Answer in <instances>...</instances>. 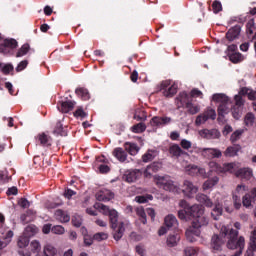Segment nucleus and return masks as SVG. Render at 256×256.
Listing matches in <instances>:
<instances>
[{
  "label": "nucleus",
  "mask_w": 256,
  "mask_h": 256,
  "mask_svg": "<svg viewBox=\"0 0 256 256\" xmlns=\"http://www.w3.org/2000/svg\"><path fill=\"white\" fill-rule=\"evenodd\" d=\"M227 237V247L228 249H237L234 256H241L243 249H245V237L239 236V231L231 228L230 230L227 227L222 228L221 236L214 234L211 238V249L213 251H221L223 245H225V238Z\"/></svg>",
  "instance_id": "1"
},
{
  "label": "nucleus",
  "mask_w": 256,
  "mask_h": 256,
  "mask_svg": "<svg viewBox=\"0 0 256 256\" xmlns=\"http://www.w3.org/2000/svg\"><path fill=\"white\" fill-rule=\"evenodd\" d=\"M98 209H101L104 215L109 216L110 227L115 241H120L125 233V223L119 222V213L115 209H110L105 204H98Z\"/></svg>",
  "instance_id": "2"
},
{
  "label": "nucleus",
  "mask_w": 256,
  "mask_h": 256,
  "mask_svg": "<svg viewBox=\"0 0 256 256\" xmlns=\"http://www.w3.org/2000/svg\"><path fill=\"white\" fill-rule=\"evenodd\" d=\"M188 219H194L192 226L194 229H201L209 224V219L205 217V208L201 205H192L187 209Z\"/></svg>",
  "instance_id": "3"
},
{
  "label": "nucleus",
  "mask_w": 256,
  "mask_h": 256,
  "mask_svg": "<svg viewBox=\"0 0 256 256\" xmlns=\"http://www.w3.org/2000/svg\"><path fill=\"white\" fill-rule=\"evenodd\" d=\"M212 101L219 103L218 106V121H221L230 111L231 99L225 94H214Z\"/></svg>",
  "instance_id": "4"
},
{
  "label": "nucleus",
  "mask_w": 256,
  "mask_h": 256,
  "mask_svg": "<svg viewBox=\"0 0 256 256\" xmlns=\"http://www.w3.org/2000/svg\"><path fill=\"white\" fill-rule=\"evenodd\" d=\"M154 183H156L159 189H164V191H169L170 193H177V191H179V189L177 188V186L169 176L155 175Z\"/></svg>",
  "instance_id": "5"
},
{
  "label": "nucleus",
  "mask_w": 256,
  "mask_h": 256,
  "mask_svg": "<svg viewBox=\"0 0 256 256\" xmlns=\"http://www.w3.org/2000/svg\"><path fill=\"white\" fill-rule=\"evenodd\" d=\"M177 84H171V80H164L160 83L159 91L162 92V95L164 97H173L174 95H177Z\"/></svg>",
  "instance_id": "6"
},
{
  "label": "nucleus",
  "mask_w": 256,
  "mask_h": 256,
  "mask_svg": "<svg viewBox=\"0 0 256 256\" xmlns=\"http://www.w3.org/2000/svg\"><path fill=\"white\" fill-rule=\"evenodd\" d=\"M234 101L235 104L231 108L232 117H234V119H240L243 113V106L245 105V100L243 99V97L235 95Z\"/></svg>",
  "instance_id": "7"
},
{
  "label": "nucleus",
  "mask_w": 256,
  "mask_h": 256,
  "mask_svg": "<svg viewBox=\"0 0 256 256\" xmlns=\"http://www.w3.org/2000/svg\"><path fill=\"white\" fill-rule=\"evenodd\" d=\"M211 119L212 121H215L217 119V112H215V109L208 108L203 114H200L196 117L195 124L197 126L203 125V123H207Z\"/></svg>",
  "instance_id": "8"
},
{
  "label": "nucleus",
  "mask_w": 256,
  "mask_h": 256,
  "mask_svg": "<svg viewBox=\"0 0 256 256\" xmlns=\"http://www.w3.org/2000/svg\"><path fill=\"white\" fill-rule=\"evenodd\" d=\"M185 171L187 175H190L191 177H202V179H207V177H209V174L204 168H199V166L196 165L186 166Z\"/></svg>",
  "instance_id": "9"
},
{
  "label": "nucleus",
  "mask_w": 256,
  "mask_h": 256,
  "mask_svg": "<svg viewBox=\"0 0 256 256\" xmlns=\"http://www.w3.org/2000/svg\"><path fill=\"white\" fill-rule=\"evenodd\" d=\"M193 102L191 95L187 92H181L178 97L175 99V104L177 109H181L183 107L187 108Z\"/></svg>",
  "instance_id": "10"
},
{
  "label": "nucleus",
  "mask_w": 256,
  "mask_h": 256,
  "mask_svg": "<svg viewBox=\"0 0 256 256\" xmlns=\"http://www.w3.org/2000/svg\"><path fill=\"white\" fill-rule=\"evenodd\" d=\"M141 175H143V172L140 169L127 170L123 175V179L126 183H135V181L141 179Z\"/></svg>",
  "instance_id": "11"
},
{
  "label": "nucleus",
  "mask_w": 256,
  "mask_h": 256,
  "mask_svg": "<svg viewBox=\"0 0 256 256\" xmlns=\"http://www.w3.org/2000/svg\"><path fill=\"white\" fill-rule=\"evenodd\" d=\"M202 155L205 159H221L223 152L217 148H203Z\"/></svg>",
  "instance_id": "12"
},
{
  "label": "nucleus",
  "mask_w": 256,
  "mask_h": 256,
  "mask_svg": "<svg viewBox=\"0 0 256 256\" xmlns=\"http://www.w3.org/2000/svg\"><path fill=\"white\" fill-rule=\"evenodd\" d=\"M171 121H173V119H171V117H160V116H154L151 120H150V125L151 127H165V125H169V123H171Z\"/></svg>",
  "instance_id": "13"
},
{
  "label": "nucleus",
  "mask_w": 256,
  "mask_h": 256,
  "mask_svg": "<svg viewBox=\"0 0 256 256\" xmlns=\"http://www.w3.org/2000/svg\"><path fill=\"white\" fill-rule=\"evenodd\" d=\"M198 189L195 185H193V182L189 180H185L182 185V192L186 197H193L195 193H197Z\"/></svg>",
  "instance_id": "14"
},
{
  "label": "nucleus",
  "mask_w": 256,
  "mask_h": 256,
  "mask_svg": "<svg viewBox=\"0 0 256 256\" xmlns=\"http://www.w3.org/2000/svg\"><path fill=\"white\" fill-rule=\"evenodd\" d=\"M199 135L203 139H219L221 132L217 129H202L199 131Z\"/></svg>",
  "instance_id": "15"
},
{
  "label": "nucleus",
  "mask_w": 256,
  "mask_h": 256,
  "mask_svg": "<svg viewBox=\"0 0 256 256\" xmlns=\"http://www.w3.org/2000/svg\"><path fill=\"white\" fill-rule=\"evenodd\" d=\"M97 201H111V199H115V193L113 191L103 188L96 194Z\"/></svg>",
  "instance_id": "16"
},
{
  "label": "nucleus",
  "mask_w": 256,
  "mask_h": 256,
  "mask_svg": "<svg viewBox=\"0 0 256 256\" xmlns=\"http://www.w3.org/2000/svg\"><path fill=\"white\" fill-rule=\"evenodd\" d=\"M256 252V227L254 228V231L251 232L250 240L248 243V249L246 251L245 256H255Z\"/></svg>",
  "instance_id": "17"
},
{
  "label": "nucleus",
  "mask_w": 256,
  "mask_h": 256,
  "mask_svg": "<svg viewBox=\"0 0 256 256\" xmlns=\"http://www.w3.org/2000/svg\"><path fill=\"white\" fill-rule=\"evenodd\" d=\"M185 235L189 243H195V241H197V237L201 235V230H199V228H195L192 226L186 230Z\"/></svg>",
  "instance_id": "18"
},
{
  "label": "nucleus",
  "mask_w": 256,
  "mask_h": 256,
  "mask_svg": "<svg viewBox=\"0 0 256 256\" xmlns=\"http://www.w3.org/2000/svg\"><path fill=\"white\" fill-rule=\"evenodd\" d=\"M235 176L244 181H249L253 177V170L250 168H240L235 172Z\"/></svg>",
  "instance_id": "19"
},
{
  "label": "nucleus",
  "mask_w": 256,
  "mask_h": 256,
  "mask_svg": "<svg viewBox=\"0 0 256 256\" xmlns=\"http://www.w3.org/2000/svg\"><path fill=\"white\" fill-rule=\"evenodd\" d=\"M168 151L171 157H175L176 159H179V157H183V155H187V152L181 149V146H179V144L171 145Z\"/></svg>",
  "instance_id": "20"
},
{
  "label": "nucleus",
  "mask_w": 256,
  "mask_h": 256,
  "mask_svg": "<svg viewBox=\"0 0 256 256\" xmlns=\"http://www.w3.org/2000/svg\"><path fill=\"white\" fill-rule=\"evenodd\" d=\"M239 35H241V26L235 25L226 33V39H228V41H235Z\"/></svg>",
  "instance_id": "21"
},
{
  "label": "nucleus",
  "mask_w": 256,
  "mask_h": 256,
  "mask_svg": "<svg viewBox=\"0 0 256 256\" xmlns=\"http://www.w3.org/2000/svg\"><path fill=\"white\" fill-rule=\"evenodd\" d=\"M159 169H161V163H159V162L151 163L144 170V177L151 178V175H153V173H157V171H159Z\"/></svg>",
  "instance_id": "22"
},
{
  "label": "nucleus",
  "mask_w": 256,
  "mask_h": 256,
  "mask_svg": "<svg viewBox=\"0 0 256 256\" xmlns=\"http://www.w3.org/2000/svg\"><path fill=\"white\" fill-rule=\"evenodd\" d=\"M51 136L42 132L36 136V142H38L42 147H51Z\"/></svg>",
  "instance_id": "23"
},
{
  "label": "nucleus",
  "mask_w": 256,
  "mask_h": 256,
  "mask_svg": "<svg viewBox=\"0 0 256 256\" xmlns=\"http://www.w3.org/2000/svg\"><path fill=\"white\" fill-rule=\"evenodd\" d=\"M112 155L120 161V163H125L127 161V151L121 147H117L113 150Z\"/></svg>",
  "instance_id": "24"
},
{
  "label": "nucleus",
  "mask_w": 256,
  "mask_h": 256,
  "mask_svg": "<svg viewBox=\"0 0 256 256\" xmlns=\"http://www.w3.org/2000/svg\"><path fill=\"white\" fill-rule=\"evenodd\" d=\"M74 107L75 102L73 101H61L60 106H58V109L62 113H69V111H73Z\"/></svg>",
  "instance_id": "25"
},
{
  "label": "nucleus",
  "mask_w": 256,
  "mask_h": 256,
  "mask_svg": "<svg viewBox=\"0 0 256 256\" xmlns=\"http://www.w3.org/2000/svg\"><path fill=\"white\" fill-rule=\"evenodd\" d=\"M211 215L214 221H219V218L223 215V204L219 202L215 203Z\"/></svg>",
  "instance_id": "26"
},
{
  "label": "nucleus",
  "mask_w": 256,
  "mask_h": 256,
  "mask_svg": "<svg viewBox=\"0 0 256 256\" xmlns=\"http://www.w3.org/2000/svg\"><path fill=\"white\" fill-rule=\"evenodd\" d=\"M55 217L60 223H69L71 221V216L61 209L55 211Z\"/></svg>",
  "instance_id": "27"
},
{
  "label": "nucleus",
  "mask_w": 256,
  "mask_h": 256,
  "mask_svg": "<svg viewBox=\"0 0 256 256\" xmlns=\"http://www.w3.org/2000/svg\"><path fill=\"white\" fill-rule=\"evenodd\" d=\"M220 173H235V163H224L222 166L216 167Z\"/></svg>",
  "instance_id": "28"
},
{
  "label": "nucleus",
  "mask_w": 256,
  "mask_h": 256,
  "mask_svg": "<svg viewBox=\"0 0 256 256\" xmlns=\"http://www.w3.org/2000/svg\"><path fill=\"white\" fill-rule=\"evenodd\" d=\"M75 93L78 97L81 98L82 101H89L91 99V95L89 94V90L84 87L77 88Z\"/></svg>",
  "instance_id": "29"
},
{
  "label": "nucleus",
  "mask_w": 256,
  "mask_h": 256,
  "mask_svg": "<svg viewBox=\"0 0 256 256\" xmlns=\"http://www.w3.org/2000/svg\"><path fill=\"white\" fill-rule=\"evenodd\" d=\"M239 151H241V146L239 145L229 146L224 151V157H235L237 153H239Z\"/></svg>",
  "instance_id": "30"
},
{
  "label": "nucleus",
  "mask_w": 256,
  "mask_h": 256,
  "mask_svg": "<svg viewBox=\"0 0 256 256\" xmlns=\"http://www.w3.org/2000/svg\"><path fill=\"white\" fill-rule=\"evenodd\" d=\"M179 241H181V235L176 233V234H170L167 238L166 243L168 247H176Z\"/></svg>",
  "instance_id": "31"
},
{
  "label": "nucleus",
  "mask_w": 256,
  "mask_h": 256,
  "mask_svg": "<svg viewBox=\"0 0 256 256\" xmlns=\"http://www.w3.org/2000/svg\"><path fill=\"white\" fill-rule=\"evenodd\" d=\"M196 199L199 203H202L203 205H205V207H208V208L213 207V201H211V199L208 198V196L205 194H198L196 196Z\"/></svg>",
  "instance_id": "32"
},
{
  "label": "nucleus",
  "mask_w": 256,
  "mask_h": 256,
  "mask_svg": "<svg viewBox=\"0 0 256 256\" xmlns=\"http://www.w3.org/2000/svg\"><path fill=\"white\" fill-rule=\"evenodd\" d=\"M124 149L129 153V155H137V153H139V148L135 143L126 142L124 144Z\"/></svg>",
  "instance_id": "33"
},
{
  "label": "nucleus",
  "mask_w": 256,
  "mask_h": 256,
  "mask_svg": "<svg viewBox=\"0 0 256 256\" xmlns=\"http://www.w3.org/2000/svg\"><path fill=\"white\" fill-rule=\"evenodd\" d=\"M164 224L167 229H171V227H175V225H177V218L173 214H169L165 217Z\"/></svg>",
  "instance_id": "34"
},
{
  "label": "nucleus",
  "mask_w": 256,
  "mask_h": 256,
  "mask_svg": "<svg viewBox=\"0 0 256 256\" xmlns=\"http://www.w3.org/2000/svg\"><path fill=\"white\" fill-rule=\"evenodd\" d=\"M227 55H228L229 61H231V63L237 64V63H241V61H243V54H241L239 52L228 53Z\"/></svg>",
  "instance_id": "35"
},
{
  "label": "nucleus",
  "mask_w": 256,
  "mask_h": 256,
  "mask_svg": "<svg viewBox=\"0 0 256 256\" xmlns=\"http://www.w3.org/2000/svg\"><path fill=\"white\" fill-rule=\"evenodd\" d=\"M53 133H54V135H60L61 137H67V131H65V129L63 128V124L61 123V121H58L56 123Z\"/></svg>",
  "instance_id": "36"
},
{
  "label": "nucleus",
  "mask_w": 256,
  "mask_h": 256,
  "mask_svg": "<svg viewBox=\"0 0 256 256\" xmlns=\"http://www.w3.org/2000/svg\"><path fill=\"white\" fill-rule=\"evenodd\" d=\"M136 215L139 216V219L143 225L147 224V211H145V208L138 207L136 208Z\"/></svg>",
  "instance_id": "37"
},
{
  "label": "nucleus",
  "mask_w": 256,
  "mask_h": 256,
  "mask_svg": "<svg viewBox=\"0 0 256 256\" xmlns=\"http://www.w3.org/2000/svg\"><path fill=\"white\" fill-rule=\"evenodd\" d=\"M39 232V229L35 225H28L24 230V235H26L28 238L33 237V235H36V233Z\"/></svg>",
  "instance_id": "38"
},
{
  "label": "nucleus",
  "mask_w": 256,
  "mask_h": 256,
  "mask_svg": "<svg viewBox=\"0 0 256 256\" xmlns=\"http://www.w3.org/2000/svg\"><path fill=\"white\" fill-rule=\"evenodd\" d=\"M186 109L189 115H197V113L201 111V106H199L198 104H193L192 102L187 105Z\"/></svg>",
  "instance_id": "39"
},
{
  "label": "nucleus",
  "mask_w": 256,
  "mask_h": 256,
  "mask_svg": "<svg viewBox=\"0 0 256 256\" xmlns=\"http://www.w3.org/2000/svg\"><path fill=\"white\" fill-rule=\"evenodd\" d=\"M44 255L45 256H55L57 255V248H55L53 245L51 244H47L44 247Z\"/></svg>",
  "instance_id": "40"
},
{
  "label": "nucleus",
  "mask_w": 256,
  "mask_h": 256,
  "mask_svg": "<svg viewBox=\"0 0 256 256\" xmlns=\"http://www.w3.org/2000/svg\"><path fill=\"white\" fill-rule=\"evenodd\" d=\"M147 129V126L145 125V123L140 122L136 125H133L131 127V131L132 133H144V131Z\"/></svg>",
  "instance_id": "41"
},
{
  "label": "nucleus",
  "mask_w": 256,
  "mask_h": 256,
  "mask_svg": "<svg viewBox=\"0 0 256 256\" xmlns=\"http://www.w3.org/2000/svg\"><path fill=\"white\" fill-rule=\"evenodd\" d=\"M17 40L15 39H5L4 43H3V47H5V49H17Z\"/></svg>",
  "instance_id": "42"
},
{
  "label": "nucleus",
  "mask_w": 256,
  "mask_h": 256,
  "mask_svg": "<svg viewBox=\"0 0 256 256\" xmlns=\"http://www.w3.org/2000/svg\"><path fill=\"white\" fill-rule=\"evenodd\" d=\"M134 119L136 121H146L147 120V112L144 110H136L134 113Z\"/></svg>",
  "instance_id": "43"
},
{
  "label": "nucleus",
  "mask_w": 256,
  "mask_h": 256,
  "mask_svg": "<svg viewBox=\"0 0 256 256\" xmlns=\"http://www.w3.org/2000/svg\"><path fill=\"white\" fill-rule=\"evenodd\" d=\"M31 49V46L29 44H24L21 46V48L17 51L16 57H25L27 53H29V50Z\"/></svg>",
  "instance_id": "44"
},
{
  "label": "nucleus",
  "mask_w": 256,
  "mask_h": 256,
  "mask_svg": "<svg viewBox=\"0 0 256 256\" xmlns=\"http://www.w3.org/2000/svg\"><path fill=\"white\" fill-rule=\"evenodd\" d=\"M244 123L246 127H253L255 123V115L253 113H247L244 118Z\"/></svg>",
  "instance_id": "45"
},
{
  "label": "nucleus",
  "mask_w": 256,
  "mask_h": 256,
  "mask_svg": "<svg viewBox=\"0 0 256 256\" xmlns=\"http://www.w3.org/2000/svg\"><path fill=\"white\" fill-rule=\"evenodd\" d=\"M29 245V236H26L25 234L23 236H20L18 239V247L20 249H25Z\"/></svg>",
  "instance_id": "46"
},
{
  "label": "nucleus",
  "mask_w": 256,
  "mask_h": 256,
  "mask_svg": "<svg viewBox=\"0 0 256 256\" xmlns=\"http://www.w3.org/2000/svg\"><path fill=\"white\" fill-rule=\"evenodd\" d=\"M217 183H219V177L215 176L212 179L207 180L204 183V187H205V189H211V187H215V185H217Z\"/></svg>",
  "instance_id": "47"
},
{
  "label": "nucleus",
  "mask_w": 256,
  "mask_h": 256,
  "mask_svg": "<svg viewBox=\"0 0 256 256\" xmlns=\"http://www.w3.org/2000/svg\"><path fill=\"white\" fill-rule=\"evenodd\" d=\"M212 11H213V13H215V14L221 13V11H223V4H221V1L215 0V1L212 3Z\"/></svg>",
  "instance_id": "48"
},
{
  "label": "nucleus",
  "mask_w": 256,
  "mask_h": 256,
  "mask_svg": "<svg viewBox=\"0 0 256 256\" xmlns=\"http://www.w3.org/2000/svg\"><path fill=\"white\" fill-rule=\"evenodd\" d=\"M253 31H255V20L251 19L246 24V33L247 35H253Z\"/></svg>",
  "instance_id": "49"
},
{
  "label": "nucleus",
  "mask_w": 256,
  "mask_h": 256,
  "mask_svg": "<svg viewBox=\"0 0 256 256\" xmlns=\"http://www.w3.org/2000/svg\"><path fill=\"white\" fill-rule=\"evenodd\" d=\"M93 239L94 241H106V239H109V235L104 232H98L94 234Z\"/></svg>",
  "instance_id": "50"
},
{
  "label": "nucleus",
  "mask_w": 256,
  "mask_h": 256,
  "mask_svg": "<svg viewBox=\"0 0 256 256\" xmlns=\"http://www.w3.org/2000/svg\"><path fill=\"white\" fill-rule=\"evenodd\" d=\"M137 203H147V201H153V195L148 194L146 196H136Z\"/></svg>",
  "instance_id": "51"
},
{
  "label": "nucleus",
  "mask_w": 256,
  "mask_h": 256,
  "mask_svg": "<svg viewBox=\"0 0 256 256\" xmlns=\"http://www.w3.org/2000/svg\"><path fill=\"white\" fill-rule=\"evenodd\" d=\"M252 199H253V197L251 196V194H245L242 198V205L244 207H251Z\"/></svg>",
  "instance_id": "52"
},
{
  "label": "nucleus",
  "mask_w": 256,
  "mask_h": 256,
  "mask_svg": "<svg viewBox=\"0 0 256 256\" xmlns=\"http://www.w3.org/2000/svg\"><path fill=\"white\" fill-rule=\"evenodd\" d=\"M30 247L33 253H39V251H41V244L37 240L32 241Z\"/></svg>",
  "instance_id": "53"
},
{
  "label": "nucleus",
  "mask_w": 256,
  "mask_h": 256,
  "mask_svg": "<svg viewBox=\"0 0 256 256\" xmlns=\"http://www.w3.org/2000/svg\"><path fill=\"white\" fill-rule=\"evenodd\" d=\"M27 65H29V61L22 60L16 67V72L21 73V71H25L27 69Z\"/></svg>",
  "instance_id": "54"
},
{
  "label": "nucleus",
  "mask_w": 256,
  "mask_h": 256,
  "mask_svg": "<svg viewBox=\"0 0 256 256\" xmlns=\"http://www.w3.org/2000/svg\"><path fill=\"white\" fill-rule=\"evenodd\" d=\"M51 232L55 235H63V233H65V228L61 225H56L52 227Z\"/></svg>",
  "instance_id": "55"
},
{
  "label": "nucleus",
  "mask_w": 256,
  "mask_h": 256,
  "mask_svg": "<svg viewBox=\"0 0 256 256\" xmlns=\"http://www.w3.org/2000/svg\"><path fill=\"white\" fill-rule=\"evenodd\" d=\"M184 256H197V249L193 247H186L184 249Z\"/></svg>",
  "instance_id": "56"
},
{
  "label": "nucleus",
  "mask_w": 256,
  "mask_h": 256,
  "mask_svg": "<svg viewBox=\"0 0 256 256\" xmlns=\"http://www.w3.org/2000/svg\"><path fill=\"white\" fill-rule=\"evenodd\" d=\"M243 135V130H236L230 137L232 143H235Z\"/></svg>",
  "instance_id": "57"
},
{
  "label": "nucleus",
  "mask_w": 256,
  "mask_h": 256,
  "mask_svg": "<svg viewBox=\"0 0 256 256\" xmlns=\"http://www.w3.org/2000/svg\"><path fill=\"white\" fill-rule=\"evenodd\" d=\"M190 97L191 99H193V97H199L200 99H203V92L197 88H194L190 92Z\"/></svg>",
  "instance_id": "58"
},
{
  "label": "nucleus",
  "mask_w": 256,
  "mask_h": 256,
  "mask_svg": "<svg viewBox=\"0 0 256 256\" xmlns=\"http://www.w3.org/2000/svg\"><path fill=\"white\" fill-rule=\"evenodd\" d=\"M74 117L76 118H81V119H85V117H87V113H85V111L83 110V108H78L75 112H74Z\"/></svg>",
  "instance_id": "59"
},
{
  "label": "nucleus",
  "mask_w": 256,
  "mask_h": 256,
  "mask_svg": "<svg viewBox=\"0 0 256 256\" xmlns=\"http://www.w3.org/2000/svg\"><path fill=\"white\" fill-rule=\"evenodd\" d=\"M73 195H77V192L73 191L72 189H65L64 191V197L65 199H71V197H73Z\"/></svg>",
  "instance_id": "60"
},
{
  "label": "nucleus",
  "mask_w": 256,
  "mask_h": 256,
  "mask_svg": "<svg viewBox=\"0 0 256 256\" xmlns=\"http://www.w3.org/2000/svg\"><path fill=\"white\" fill-rule=\"evenodd\" d=\"M180 145H181L182 149L188 150V149H191L192 144H191V141L186 140V139H182L181 142H180Z\"/></svg>",
  "instance_id": "61"
},
{
  "label": "nucleus",
  "mask_w": 256,
  "mask_h": 256,
  "mask_svg": "<svg viewBox=\"0 0 256 256\" xmlns=\"http://www.w3.org/2000/svg\"><path fill=\"white\" fill-rule=\"evenodd\" d=\"M11 239H13V231L9 230L6 233L3 241L6 243V245H8L11 243Z\"/></svg>",
  "instance_id": "62"
},
{
  "label": "nucleus",
  "mask_w": 256,
  "mask_h": 256,
  "mask_svg": "<svg viewBox=\"0 0 256 256\" xmlns=\"http://www.w3.org/2000/svg\"><path fill=\"white\" fill-rule=\"evenodd\" d=\"M233 201L235 209H241V198L237 195H233Z\"/></svg>",
  "instance_id": "63"
},
{
  "label": "nucleus",
  "mask_w": 256,
  "mask_h": 256,
  "mask_svg": "<svg viewBox=\"0 0 256 256\" xmlns=\"http://www.w3.org/2000/svg\"><path fill=\"white\" fill-rule=\"evenodd\" d=\"M135 251L137 254H139L140 256H145V247L143 245H137L135 247Z\"/></svg>",
  "instance_id": "64"
}]
</instances>
